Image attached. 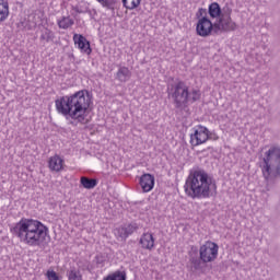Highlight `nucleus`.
Listing matches in <instances>:
<instances>
[{
  "label": "nucleus",
  "mask_w": 280,
  "mask_h": 280,
  "mask_svg": "<svg viewBox=\"0 0 280 280\" xmlns=\"http://www.w3.org/2000/svg\"><path fill=\"white\" fill-rule=\"evenodd\" d=\"M91 104H93V92L86 89L55 101L56 110L59 115H63L66 119H74L79 124H84Z\"/></svg>",
  "instance_id": "nucleus-1"
},
{
  "label": "nucleus",
  "mask_w": 280,
  "mask_h": 280,
  "mask_svg": "<svg viewBox=\"0 0 280 280\" xmlns=\"http://www.w3.org/2000/svg\"><path fill=\"white\" fill-rule=\"evenodd\" d=\"M184 191L192 200L211 198L213 194H218V183L205 168L197 166L189 171L184 185Z\"/></svg>",
  "instance_id": "nucleus-2"
},
{
  "label": "nucleus",
  "mask_w": 280,
  "mask_h": 280,
  "mask_svg": "<svg viewBox=\"0 0 280 280\" xmlns=\"http://www.w3.org/2000/svg\"><path fill=\"white\" fill-rule=\"evenodd\" d=\"M10 232L27 246H43L49 235V228L34 219L22 218Z\"/></svg>",
  "instance_id": "nucleus-3"
},
{
  "label": "nucleus",
  "mask_w": 280,
  "mask_h": 280,
  "mask_svg": "<svg viewBox=\"0 0 280 280\" xmlns=\"http://www.w3.org/2000/svg\"><path fill=\"white\" fill-rule=\"evenodd\" d=\"M177 82L171 84L167 89L168 98L172 100L173 106L176 113H187L189 110V104H195L199 102L202 97L200 90L192 89L189 92V88L185 81L176 79Z\"/></svg>",
  "instance_id": "nucleus-4"
},
{
  "label": "nucleus",
  "mask_w": 280,
  "mask_h": 280,
  "mask_svg": "<svg viewBox=\"0 0 280 280\" xmlns=\"http://www.w3.org/2000/svg\"><path fill=\"white\" fill-rule=\"evenodd\" d=\"M262 175L265 180L280 176V149L272 147L262 159Z\"/></svg>",
  "instance_id": "nucleus-5"
},
{
  "label": "nucleus",
  "mask_w": 280,
  "mask_h": 280,
  "mask_svg": "<svg viewBox=\"0 0 280 280\" xmlns=\"http://www.w3.org/2000/svg\"><path fill=\"white\" fill-rule=\"evenodd\" d=\"M218 250L220 246L215 242L207 241L199 248V268L197 272L205 275L207 270V264H211L218 259Z\"/></svg>",
  "instance_id": "nucleus-6"
},
{
  "label": "nucleus",
  "mask_w": 280,
  "mask_h": 280,
  "mask_svg": "<svg viewBox=\"0 0 280 280\" xmlns=\"http://www.w3.org/2000/svg\"><path fill=\"white\" fill-rule=\"evenodd\" d=\"M209 141V128L198 125L194 133H190V144L194 147L202 145Z\"/></svg>",
  "instance_id": "nucleus-7"
},
{
  "label": "nucleus",
  "mask_w": 280,
  "mask_h": 280,
  "mask_svg": "<svg viewBox=\"0 0 280 280\" xmlns=\"http://www.w3.org/2000/svg\"><path fill=\"white\" fill-rule=\"evenodd\" d=\"M196 33L197 36H201L202 38H207V36H211L213 34V22L209 16H203L198 20L196 24Z\"/></svg>",
  "instance_id": "nucleus-8"
},
{
  "label": "nucleus",
  "mask_w": 280,
  "mask_h": 280,
  "mask_svg": "<svg viewBox=\"0 0 280 280\" xmlns=\"http://www.w3.org/2000/svg\"><path fill=\"white\" fill-rule=\"evenodd\" d=\"M200 249H198V246L192 245L190 246V250L188 252V262L186 268H188L189 272H198V269L200 268Z\"/></svg>",
  "instance_id": "nucleus-9"
},
{
  "label": "nucleus",
  "mask_w": 280,
  "mask_h": 280,
  "mask_svg": "<svg viewBox=\"0 0 280 280\" xmlns=\"http://www.w3.org/2000/svg\"><path fill=\"white\" fill-rule=\"evenodd\" d=\"M73 42L74 45L78 46L80 51H82V54H86V56H91V54H93V48H91V42L86 39L84 35L75 33L73 35Z\"/></svg>",
  "instance_id": "nucleus-10"
},
{
  "label": "nucleus",
  "mask_w": 280,
  "mask_h": 280,
  "mask_svg": "<svg viewBox=\"0 0 280 280\" xmlns=\"http://www.w3.org/2000/svg\"><path fill=\"white\" fill-rule=\"evenodd\" d=\"M137 231H139V224L137 222H131L118 228L117 235L122 242H126V240H128L132 233H137Z\"/></svg>",
  "instance_id": "nucleus-11"
},
{
  "label": "nucleus",
  "mask_w": 280,
  "mask_h": 280,
  "mask_svg": "<svg viewBox=\"0 0 280 280\" xmlns=\"http://www.w3.org/2000/svg\"><path fill=\"white\" fill-rule=\"evenodd\" d=\"M154 175L150 173H144L140 179H139V185L143 191V194H148L149 191H152L154 189Z\"/></svg>",
  "instance_id": "nucleus-12"
},
{
  "label": "nucleus",
  "mask_w": 280,
  "mask_h": 280,
  "mask_svg": "<svg viewBox=\"0 0 280 280\" xmlns=\"http://www.w3.org/2000/svg\"><path fill=\"white\" fill-rule=\"evenodd\" d=\"M154 235L152 233H143L140 237L139 244L144 250H152L154 248Z\"/></svg>",
  "instance_id": "nucleus-13"
},
{
  "label": "nucleus",
  "mask_w": 280,
  "mask_h": 280,
  "mask_svg": "<svg viewBox=\"0 0 280 280\" xmlns=\"http://www.w3.org/2000/svg\"><path fill=\"white\" fill-rule=\"evenodd\" d=\"M65 163V160L60 158V155L56 154L55 156H51L48 161V167L51 170V172H62V164Z\"/></svg>",
  "instance_id": "nucleus-14"
},
{
  "label": "nucleus",
  "mask_w": 280,
  "mask_h": 280,
  "mask_svg": "<svg viewBox=\"0 0 280 280\" xmlns=\"http://www.w3.org/2000/svg\"><path fill=\"white\" fill-rule=\"evenodd\" d=\"M208 14L210 19H222V7H220V3L212 2L208 7Z\"/></svg>",
  "instance_id": "nucleus-15"
},
{
  "label": "nucleus",
  "mask_w": 280,
  "mask_h": 280,
  "mask_svg": "<svg viewBox=\"0 0 280 280\" xmlns=\"http://www.w3.org/2000/svg\"><path fill=\"white\" fill-rule=\"evenodd\" d=\"M132 78V72L128 67H120L116 73V80L119 82H128Z\"/></svg>",
  "instance_id": "nucleus-16"
},
{
  "label": "nucleus",
  "mask_w": 280,
  "mask_h": 280,
  "mask_svg": "<svg viewBox=\"0 0 280 280\" xmlns=\"http://www.w3.org/2000/svg\"><path fill=\"white\" fill-rule=\"evenodd\" d=\"M10 16V3L8 0H0V23Z\"/></svg>",
  "instance_id": "nucleus-17"
},
{
  "label": "nucleus",
  "mask_w": 280,
  "mask_h": 280,
  "mask_svg": "<svg viewBox=\"0 0 280 280\" xmlns=\"http://www.w3.org/2000/svg\"><path fill=\"white\" fill-rule=\"evenodd\" d=\"M97 179L96 178H90L86 176H81L80 184L84 189H95L97 187Z\"/></svg>",
  "instance_id": "nucleus-18"
},
{
  "label": "nucleus",
  "mask_w": 280,
  "mask_h": 280,
  "mask_svg": "<svg viewBox=\"0 0 280 280\" xmlns=\"http://www.w3.org/2000/svg\"><path fill=\"white\" fill-rule=\"evenodd\" d=\"M127 279H128V276L126 275V271L117 270L104 277L103 280H127Z\"/></svg>",
  "instance_id": "nucleus-19"
},
{
  "label": "nucleus",
  "mask_w": 280,
  "mask_h": 280,
  "mask_svg": "<svg viewBox=\"0 0 280 280\" xmlns=\"http://www.w3.org/2000/svg\"><path fill=\"white\" fill-rule=\"evenodd\" d=\"M54 38H56V34L54 31L45 27L44 31H42V35L39 37L40 40H45L46 43L54 42Z\"/></svg>",
  "instance_id": "nucleus-20"
},
{
  "label": "nucleus",
  "mask_w": 280,
  "mask_h": 280,
  "mask_svg": "<svg viewBox=\"0 0 280 280\" xmlns=\"http://www.w3.org/2000/svg\"><path fill=\"white\" fill-rule=\"evenodd\" d=\"M67 277L68 280H82V273L80 269L75 267H70V269L67 270Z\"/></svg>",
  "instance_id": "nucleus-21"
},
{
  "label": "nucleus",
  "mask_w": 280,
  "mask_h": 280,
  "mask_svg": "<svg viewBox=\"0 0 280 280\" xmlns=\"http://www.w3.org/2000/svg\"><path fill=\"white\" fill-rule=\"evenodd\" d=\"M73 20L70 18H62L61 20L58 21V26L60 27V30H69V27H71V25H73Z\"/></svg>",
  "instance_id": "nucleus-22"
},
{
  "label": "nucleus",
  "mask_w": 280,
  "mask_h": 280,
  "mask_svg": "<svg viewBox=\"0 0 280 280\" xmlns=\"http://www.w3.org/2000/svg\"><path fill=\"white\" fill-rule=\"evenodd\" d=\"M224 18L219 19L217 22L212 23V32L218 34V32H224Z\"/></svg>",
  "instance_id": "nucleus-23"
},
{
  "label": "nucleus",
  "mask_w": 280,
  "mask_h": 280,
  "mask_svg": "<svg viewBox=\"0 0 280 280\" xmlns=\"http://www.w3.org/2000/svg\"><path fill=\"white\" fill-rule=\"evenodd\" d=\"M223 32H235L237 30V24L235 22H224L223 18Z\"/></svg>",
  "instance_id": "nucleus-24"
},
{
  "label": "nucleus",
  "mask_w": 280,
  "mask_h": 280,
  "mask_svg": "<svg viewBox=\"0 0 280 280\" xmlns=\"http://www.w3.org/2000/svg\"><path fill=\"white\" fill-rule=\"evenodd\" d=\"M94 259H95L96 266L104 268V266L106 264V255L105 254L100 253L95 256Z\"/></svg>",
  "instance_id": "nucleus-25"
},
{
  "label": "nucleus",
  "mask_w": 280,
  "mask_h": 280,
  "mask_svg": "<svg viewBox=\"0 0 280 280\" xmlns=\"http://www.w3.org/2000/svg\"><path fill=\"white\" fill-rule=\"evenodd\" d=\"M103 8H107V10H112L115 12V1H109V0H96Z\"/></svg>",
  "instance_id": "nucleus-26"
},
{
  "label": "nucleus",
  "mask_w": 280,
  "mask_h": 280,
  "mask_svg": "<svg viewBox=\"0 0 280 280\" xmlns=\"http://www.w3.org/2000/svg\"><path fill=\"white\" fill-rule=\"evenodd\" d=\"M221 19H224L226 16H231V14H233V9H231V7H229V4H225L222 9H221Z\"/></svg>",
  "instance_id": "nucleus-27"
},
{
  "label": "nucleus",
  "mask_w": 280,
  "mask_h": 280,
  "mask_svg": "<svg viewBox=\"0 0 280 280\" xmlns=\"http://www.w3.org/2000/svg\"><path fill=\"white\" fill-rule=\"evenodd\" d=\"M46 277L48 280H60V276L58 275V272L54 270H48L46 272Z\"/></svg>",
  "instance_id": "nucleus-28"
},
{
  "label": "nucleus",
  "mask_w": 280,
  "mask_h": 280,
  "mask_svg": "<svg viewBox=\"0 0 280 280\" xmlns=\"http://www.w3.org/2000/svg\"><path fill=\"white\" fill-rule=\"evenodd\" d=\"M203 16H207V9L200 8L196 13V19L200 21Z\"/></svg>",
  "instance_id": "nucleus-29"
},
{
  "label": "nucleus",
  "mask_w": 280,
  "mask_h": 280,
  "mask_svg": "<svg viewBox=\"0 0 280 280\" xmlns=\"http://www.w3.org/2000/svg\"><path fill=\"white\" fill-rule=\"evenodd\" d=\"M220 139V136H218V133L213 132V131H209L208 129V141L212 140V141H218Z\"/></svg>",
  "instance_id": "nucleus-30"
},
{
  "label": "nucleus",
  "mask_w": 280,
  "mask_h": 280,
  "mask_svg": "<svg viewBox=\"0 0 280 280\" xmlns=\"http://www.w3.org/2000/svg\"><path fill=\"white\" fill-rule=\"evenodd\" d=\"M141 5V0H132L131 7H126V10H135Z\"/></svg>",
  "instance_id": "nucleus-31"
},
{
  "label": "nucleus",
  "mask_w": 280,
  "mask_h": 280,
  "mask_svg": "<svg viewBox=\"0 0 280 280\" xmlns=\"http://www.w3.org/2000/svg\"><path fill=\"white\" fill-rule=\"evenodd\" d=\"M72 10H73V12H77V14H84V11H83V10H81V8H80V7H78V5L72 7Z\"/></svg>",
  "instance_id": "nucleus-32"
},
{
  "label": "nucleus",
  "mask_w": 280,
  "mask_h": 280,
  "mask_svg": "<svg viewBox=\"0 0 280 280\" xmlns=\"http://www.w3.org/2000/svg\"><path fill=\"white\" fill-rule=\"evenodd\" d=\"M224 22H225V23H234V22H233V19L231 18V15L225 16V18H224Z\"/></svg>",
  "instance_id": "nucleus-33"
},
{
  "label": "nucleus",
  "mask_w": 280,
  "mask_h": 280,
  "mask_svg": "<svg viewBox=\"0 0 280 280\" xmlns=\"http://www.w3.org/2000/svg\"><path fill=\"white\" fill-rule=\"evenodd\" d=\"M122 5H124V8H129L128 0H122Z\"/></svg>",
  "instance_id": "nucleus-34"
},
{
  "label": "nucleus",
  "mask_w": 280,
  "mask_h": 280,
  "mask_svg": "<svg viewBox=\"0 0 280 280\" xmlns=\"http://www.w3.org/2000/svg\"><path fill=\"white\" fill-rule=\"evenodd\" d=\"M18 27H25V22H20V23L18 24Z\"/></svg>",
  "instance_id": "nucleus-35"
},
{
  "label": "nucleus",
  "mask_w": 280,
  "mask_h": 280,
  "mask_svg": "<svg viewBox=\"0 0 280 280\" xmlns=\"http://www.w3.org/2000/svg\"><path fill=\"white\" fill-rule=\"evenodd\" d=\"M208 150H211V147H208Z\"/></svg>",
  "instance_id": "nucleus-36"
},
{
  "label": "nucleus",
  "mask_w": 280,
  "mask_h": 280,
  "mask_svg": "<svg viewBox=\"0 0 280 280\" xmlns=\"http://www.w3.org/2000/svg\"><path fill=\"white\" fill-rule=\"evenodd\" d=\"M86 269L89 270V266L86 267Z\"/></svg>",
  "instance_id": "nucleus-37"
}]
</instances>
